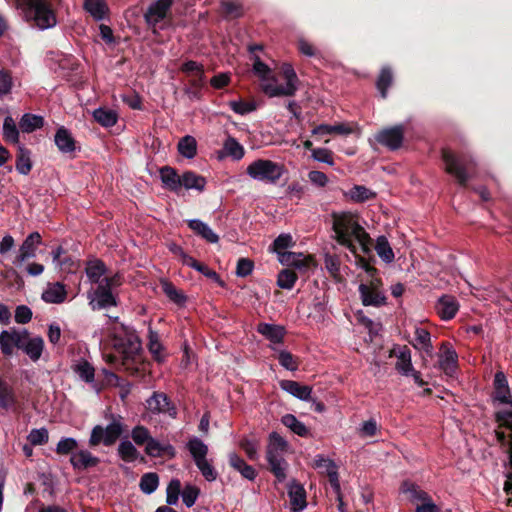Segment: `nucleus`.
I'll return each instance as SVG.
<instances>
[{"instance_id":"obj_1","label":"nucleus","mask_w":512,"mask_h":512,"mask_svg":"<svg viewBox=\"0 0 512 512\" xmlns=\"http://www.w3.org/2000/svg\"><path fill=\"white\" fill-rule=\"evenodd\" d=\"M332 228L336 241L356 253L358 248L367 254L370 252L371 238L358 221V217L350 212L333 213Z\"/></svg>"},{"instance_id":"obj_2","label":"nucleus","mask_w":512,"mask_h":512,"mask_svg":"<svg viewBox=\"0 0 512 512\" xmlns=\"http://www.w3.org/2000/svg\"><path fill=\"white\" fill-rule=\"evenodd\" d=\"M357 265L364 270L369 280L361 282L358 286V292L361 302L364 306L381 307L386 305L387 297L381 286V279L376 277L377 270L371 266L364 258H358Z\"/></svg>"},{"instance_id":"obj_3","label":"nucleus","mask_w":512,"mask_h":512,"mask_svg":"<svg viewBox=\"0 0 512 512\" xmlns=\"http://www.w3.org/2000/svg\"><path fill=\"white\" fill-rule=\"evenodd\" d=\"M27 21L38 29L47 30L57 25V17L48 0H16Z\"/></svg>"},{"instance_id":"obj_4","label":"nucleus","mask_w":512,"mask_h":512,"mask_svg":"<svg viewBox=\"0 0 512 512\" xmlns=\"http://www.w3.org/2000/svg\"><path fill=\"white\" fill-rule=\"evenodd\" d=\"M115 349L126 359H133L142 349V343L135 330L127 325L118 324L112 329Z\"/></svg>"},{"instance_id":"obj_5","label":"nucleus","mask_w":512,"mask_h":512,"mask_svg":"<svg viewBox=\"0 0 512 512\" xmlns=\"http://www.w3.org/2000/svg\"><path fill=\"white\" fill-rule=\"evenodd\" d=\"M186 448L204 479L208 482L215 481L218 477V472L214 468L212 460L207 458L209 452L207 444L194 436L188 440Z\"/></svg>"},{"instance_id":"obj_6","label":"nucleus","mask_w":512,"mask_h":512,"mask_svg":"<svg viewBox=\"0 0 512 512\" xmlns=\"http://www.w3.org/2000/svg\"><path fill=\"white\" fill-rule=\"evenodd\" d=\"M286 172L284 165L269 159H257L248 165L246 173L253 180L276 184Z\"/></svg>"},{"instance_id":"obj_7","label":"nucleus","mask_w":512,"mask_h":512,"mask_svg":"<svg viewBox=\"0 0 512 512\" xmlns=\"http://www.w3.org/2000/svg\"><path fill=\"white\" fill-rule=\"evenodd\" d=\"M124 430L121 416L111 415V422L106 426L96 425L92 428L89 437V446L96 447L103 444L110 447L116 443Z\"/></svg>"},{"instance_id":"obj_8","label":"nucleus","mask_w":512,"mask_h":512,"mask_svg":"<svg viewBox=\"0 0 512 512\" xmlns=\"http://www.w3.org/2000/svg\"><path fill=\"white\" fill-rule=\"evenodd\" d=\"M450 175L454 176L462 187L476 174V162L467 155L457 156L450 150Z\"/></svg>"},{"instance_id":"obj_9","label":"nucleus","mask_w":512,"mask_h":512,"mask_svg":"<svg viewBox=\"0 0 512 512\" xmlns=\"http://www.w3.org/2000/svg\"><path fill=\"white\" fill-rule=\"evenodd\" d=\"M42 244V237L38 232L30 233L22 242L12 263L21 267L27 260L36 257L38 247Z\"/></svg>"},{"instance_id":"obj_10","label":"nucleus","mask_w":512,"mask_h":512,"mask_svg":"<svg viewBox=\"0 0 512 512\" xmlns=\"http://www.w3.org/2000/svg\"><path fill=\"white\" fill-rule=\"evenodd\" d=\"M89 306L93 311L117 306V297L105 286L98 285L87 293Z\"/></svg>"},{"instance_id":"obj_11","label":"nucleus","mask_w":512,"mask_h":512,"mask_svg":"<svg viewBox=\"0 0 512 512\" xmlns=\"http://www.w3.org/2000/svg\"><path fill=\"white\" fill-rule=\"evenodd\" d=\"M23 336H29L27 329L10 328L0 332V350L4 356H11L14 348L20 347Z\"/></svg>"},{"instance_id":"obj_12","label":"nucleus","mask_w":512,"mask_h":512,"mask_svg":"<svg viewBox=\"0 0 512 512\" xmlns=\"http://www.w3.org/2000/svg\"><path fill=\"white\" fill-rule=\"evenodd\" d=\"M404 126L396 125L385 128L375 136L376 141L390 150L399 149L404 139Z\"/></svg>"},{"instance_id":"obj_13","label":"nucleus","mask_w":512,"mask_h":512,"mask_svg":"<svg viewBox=\"0 0 512 512\" xmlns=\"http://www.w3.org/2000/svg\"><path fill=\"white\" fill-rule=\"evenodd\" d=\"M147 409L153 414H167L171 418H176L177 410L171 404L168 396L162 392H154L150 398L147 399Z\"/></svg>"},{"instance_id":"obj_14","label":"nucleus","mask_w":512,"mask_h":512,"mask_svg":"<svg viewBox=\"0 0 512 512\" xmlns=\"http://www.w3.org/2000/svg\"><path fill=\"white\" fill-rule=\"evenodd\" d=\"M174 0H156L148 7L144 14L146 23L149 26H156L167 15Z\"/></svg>"},{"instance_id":"obj_15","label":"nucleus","mask_w":512,"mask_h":512,"mask_svg":"<svg viewBox=\"0 0 512 512\" xmlns=\"http://www.w3.org/2000/svg\"><path fill=\"white\" fill-rule=\"evenodd\" d=\"M19 349L33 362H37L41 358L44 350V340L40 336H23Z\"/></svg>"},{"instance_id":"obj_16","label":"nucleus","mask_w":512,"mask_h":512,"mask_svg":"<svg viewBox=\"0 0 512 512\" xmlns=\"http://www.w3.org/2000/svg\"><path fill=\"white\" fill-rule=\"evenodd\" d=\"M288 496L293 512H302L307 507L306 491L298 482H290L288 485Z\"/></svg>"},{"instance_id":"obj_17","label":"nucleus","mask_w":512,"mask_h":512,"mask_svg":"<svg viewBox=\"0 0 512 512\" xmlns=\"http://www.w3.org/2000/svg\"><path fill=\"white\" fill-rule=\"evenodd\" d=\"M494 399L502 404H509L512 406V399L510 396V388L506 375L502 371L495 373L494 381Z\"/></svg>"},{"instance_id":"obj_18","label":"nucleus","mask_w":512,"mask_h":512,"mask_svg":"<svg viewBox=\"0 0 512 512\" xmlns=\"http://www.w3.org/2000/svg\"><path fill=\"white\" fill-rule=\"evenodd\" d=\"M99 462V458L86 449L75 451L70 457V463L76 470H86L95 467Z\"/></svg>"},{"instance_id":"obj_19","label":"nucleus","mask_w":512,"mask_h":512,"mask_svg":"<svg viewBox=\"0 0 512 512\" xmlns=\"http://www.w3.org/2000/svg\"><path fill=\"white\" fill-rule=\"evenodd\" d=\"M280 387L282 390L299 400H311L312 388L308 385H302L299 382L293 380H282L280 382Z\"/></svg>"},{"instance_id":"obj_20","label":"nucleus","mask_w":512,"mask_h":512,"mask_svg":"<svg viewBox=\"0 0 512 512\" xmlns=\"http://www.w3.org/2000/svg\"><path fill=\"white\" fill-rule=\"evenodd\" d=\"M257 332L264 336L272 344L282 343L286 334L284 326L270 323H259L257 326Z\"/></svg>"},{"instance_id":"obj_21","label":"nucleus","mask_w":512,"mask_h":512,"mask_svg":"<svg viewBox=\"0 0 512 512\" xmlns=\"http://www.w3.org/2000/svg\"><path fill=\"white\" fill-rule=\"evenodd\" d=\"M145 452L150 457H162L167 455L173 458L176 455V450L171 444L161 443L153 437L147 442Z\"/></svg>"},{"instance_id":"obj_22","label":"nucleus","mask_w":512,"mask_h":512,"mask_svg":"<svg viewBox=\"0 0 512 512\" xmlns=\"http://www.w3.org/2000/svg\"><path fill=\"white\" fill-rule=\"evenodd\" d=\"M67 291L65 285L60 282L48 284L42 293V299L46 303L60 304L66 300Z\"/></svg>"},{"instance_id":"obj_23","label":"nucleus","mask_w":512,"mask_h":512,"mask_svg":"<svg viewBox=\"0 0 512 512\" xmlns=\"http://www.w3.org/2000/svg\"><path fill=\"white\" fill-rule=\"evenodd\" d=\"M160 179L163 186L173 192H178L181 189V176H179L176 170L170 166H164L160 168Z\"/></svg>"},{"instance_id":"obj_24","label":"nucleus","mask_w":512,"mask_h":512,"mask_svg":"<svg viewBox=\"0 0 512 512\" xmlns=\"http://www.w3.org/2000/svg\"><path fill=\"white\" fill-rule=\"evenodd\" d=\"M188 227L209 243H217L219 236L206 224L199 219H191L188 221Z\"/></svg>"},{"instance_id":"obj_25","label":"nucleus","mask_w":512,"mask_h":512,"mask_svg":"<svg viewBox=\"0 0 512 512\" xmlns=\"http://www.w3.org/2000/svg\"><path fill=\"white\" fill-rule=\"evenodd\" d=\"M229 464L230 466L239 472L243 478L253 481L256 476L257 472L256 470L251 466L248 465L239 455L236 453H230L228 456Z\"/></svg>"},{"instance_id":"obj_26","label":"nucleus","mask_w":512,"mask_h":512,"mask_svg":"<svg viewBox=\"0 0 512 512\" xmlns=\"http://www.w3.org/2000/svg\"><path fill=\"white\" fill-rule=\"evenodd\" d=\"M287 448V441L278 433L272 432L269 436V443L267 446V458L283 457V454Z\"/></svg>"},{"instance_id":"obj_27","label":"nucleus","mask_w":512,"mask_h":512,"mask_svg":"<svg viewBox=\"0 0 512 512\" xmlns=\"http://www.w3.org/2000/svg\"><path fill=\"white\" fill-rule=\"evenodd\" d=\"M54 142L62 153H72L75 151V140L65 127H60L56 131Z\"/></svg>"},{"instance_id":"obj_28","label":"nucleus","mask_w":512,"mask_h":512,"mask_svg":"<svg viewBox=\"0 0 512 512\" xmlns=\"http://www.w3.org/2000/svg\"><path fill=\"white\" fill-rule=\"evenodd\" d=\"M394 352L397 357L396 370L404 376H409L413 369L410 349L403 346L399 347L398 350L394 349Z\"/></svg>"},{"instance_id":"obj_29","label":"nucleus","mask_w":512,"mask_h":512,"mask_svg":"<svg viewBox=\"0 0 512 512\" xmlns=\"http://www.w3.org/2000/svg\"><path fill=\"white\" fill-rule=\"evenodd\" d=\"M281 72L286 80L283 85V90L280 93H284L285 96H293L297 91L298 77L293 66L289 63H284L281 67Z\"/></svg>"},{"instance_id":"obj_30","label":"nucleus","mask_w":512,"mask_h":512,"mask_svg":"<svg viewBox=\"0 0 512 512\" xmlns=\"http://www.w3.org/2000/svg\"><path fill=\"white\" fill-rule=\"evenodd\" d=\"M16 402L17 398L13 387L0 377V409L8 410Z\"/></svg>"},{"instance_id":"obj_31","label":"nucleus","mask_w":512,"mask_h":512,"mask_svg":"<svg viewBox=\"0 0 512 512\" xmlns=\"http://www.w3.org/2000/svg\"><path fill=\"white\" fill-rule=\"evenodd\" d=\"M84 9L96 20L101 21L108 13L105 0H85Z\"/></svg>"},{"instance_id":"obj_32","label":"nucleus","mask_w":512,"mask_h":512,"mask_svg":"<svg viewBox=\"0 0 512 512\" xmlns=\"http://www.w3.org/2000/svg\"><path fill=\"white\" fill-rule=\"evenodd\" d=\"M352 129L347 125L340 123L335 125L320 124L312 130L313 135L325 136L331 134L349 135Z\"/></svg>"},{"instance_id":"obj_33","label":"nucleus","mask_w":512,"mask_h":512,"mask_svg":"<svg viewBox=\"0 0 512 512\" xmlns=\"http://www.w3.org/2000/svg\"><path fill=\"white\" fill-rule=\"evenodd\" d=\"M94 120L103 127H112L116 124L117 113L108 108L99 107L92 113Z\"/></svg>"},{"instance_id":"obj_34","label":"nucleus","mask_w":512,"mask_h":512,"mask_svg":"<svg viewBox=\"0 0 512 512\" xmlns=\"http://www.w3.org/2000/svg\"><path fill=\"white\" fill-rule=\"evenodd\" d=\"M181 188L195 189L202 191L205 188L206 180L192 171H187L181 175Z\"/></svg>"},{"instance_id":"obj_35","label":"nucleus","mask_w":512,"mask_h":512,"mask_svg":"<svg viewBox=\"0 0 512 512\" xmlns=\"http://www.w3.org/2000/svg\"><path fill=\"white\" fill-rule=\"evenodd\" d=\"M52 261L56 267L64 271H72L75 267L74 260L65 255V251L61 246H58L56 249L52 251Z\"/></svg>"},{"instance_id":"obj_36","label":"nucleus","mask_w":512,"mask_h":512,"mask_svg":"<svg viewBox=\"0 0 512 512\" xmlns=\"http://www.w3.org/2000/svg\"><path fill=\"white\" fill-rule=\"evenodd\" d=\"M375 250L380 259L385 263L389 264L394 261L395 255L393 249L385 236H379L377 238Z\"/></svg>"},{"instance_id":"obj_37","label":"nucleus","mask_w":512,"mask_h":512,"mask_svg":"<svg viewBox=\"0 0 512 512\" xmlns=\"http://www.w3.org/2000/svg\"><path fill=\"white\" fill-rule=\"evenodd\" d=\"M44 124V119L41 116L25 113L19 122V127L24 133H31L39 128H41Z\"/></svg>"},{"instance_id":"obj_38","label":"nucleus","mask_w":512,"mask_h":512,"mask_svg":"<svg viewBox=\"0 0 512 512\" xmlns=\"http://www.w3.org/2000/svg\"><path fill=\"white\" fill-rule=\"evenodd\" d=\"M30 155H31V153L28 149H26L22 145H20L18 147V154H17L15 167H16V170L22 175L29 174L32 169V162H31Z\"/></svg>"},{"instance_id":"obj_39","label":"nucleus","mask_w":512,"mask_h":512,"mask_svg":"<svg viewBox=\"0 0 512 512\" xmlns=\"http://www.w3.org/2000/svg\"><path fill=\"white\" fill-rule=\"evenodd\" d=\"M178 152L187 159H192L197 154V142L193 136L186 135L178 143Z\"/></svg>"},{"instance_id":"obj_40","label":"nucleus","mask_w":512,"mask_h":512,"mask_svg":"<svg viewBox=\"0 0 512 512\" xmlns=\"http://www.w3.org/2000/svg\"><path fill=\"white\" fill-rule=\"evenodd\" d=\"M73 371L86 383H94L95 369L86 360H80L73 366Z\"/></svg>"},{"instance_id":"obj_41","label":"nucleus","mask_w":512,"mask_h":512,"mask_svg":"<svg viewBox=\"0 0 512 512\" xmlns=\"http://www.w3.org/2000/svg\"><path fill=\"white\" fill-rule=\"evenodd\" d=\"M281 422L298 436L306 437L309 434V430L305 424L299 421L293 414L284 415Z\"/></svg>"},{"instance_id":"obj_42","label":"nucleus","mask_w":512,"mask_h":512,"mask_svg":"<svg viewBox=\"0 0 512 512\" xmlns=\"http://www.w3.org/2000/svg\"><path fill=\"white\" fill-rule=\"evenodd\" d=\"M224 154L233 160H240L244 156L243 146L233 137H228L223 144Z\"/></svg>"},{"instance_id":"obj_43","label":"nucleus","mask_w":512,"mask_h":512,"mask_svg":"<svg viewBox=\"0 0 512 512\" xmlns=\"http://www.w3.org/2000/svg\"><path fill=\"white\" fill-rule=\"evenodd\" d=\"M105 264L100 260L90 261L86 267V275L91 283L101 282V277L105 274Z\"/></svg>"},{"instance_id":"obj_44","label":"nucleus","mask_w":512,"mask_h":512,"mask_svg":"<svg viewBox=\"0 0 512 512\" xmlns=\"http://www.w3.org/2000/svg\"><path fill=\"white\" fill-rule=\"evenodd\" d=\"M402 492L408 495V498L412 502H425L429 498L428 494L420 489L417 485L410 483V482H404L401 488Z\"/></svg>"},{"instance_id":"obj_45","label":"nucleus","mask_w":512,"mask_h":512,"mask_svg":"<svg viewBox=\"0 0 512 512\" xmlns=\"http://www.w3.org/2000/svg\"><path fill=\"white\" fill-rule=\"evenodd\" d=\"M148 350L152 354L155 360H163V346L160 342L159 335L151 327L148 330Z\"/></svg>"},{"instance_id":"obj_46","label":"nucleus","mask_w":512,"mask_h":512,"mask_svg":"<svg viewBox=\"0 0 512 512\" xmlns=\"http://www.w3.org/2000/svg\"><path fill=\"white\" fill-rule=\"evenodd\" d=\"M261 89L269 97L285 96L280 93L283 85H278L276 77L271 73L265 80H261Z\"/></svg>"},{"instance_id":"obj_47","label":"nucleus","mask_w":512,"mask_h":512,"mask_svg":"<svg viewBox=\"0 0 512 512\" xmlns=\"http://www.w3.org/2000/svg\"><path fill=\"white\" fill-rule=\"evenodd\" d=\"M3 138L7 142H19V130L16 126L14 119L11 116H6L3 122Z\"/></svg>"},{"instance_id":"obj_48","label":"nucleus","mask_w":512,"mask_h":512,"mask_svg":"<svg viewBox=\"0 0 512 512\" xmlns=\"http://www.w3.org/2000/svg\"><path fill=\"white\" fill-rule=\"evenodd\" d=\"M346 196L354 202L362 203L375 197V193L365 186L355 185L346 193Z\"/></svg>"},{"instance_id":"obj_49","label":"nucleus","mask_w":512,"mask_h":512,"mask_svg":"<svg viewBox=\"0 0 512 512\" xmlns=\"http://www.w3.org/2000/svg\"><path fill=\"white\" fill-rule=\"evenodd\" d=\"M159 485V477L156 473H145L139 483V487L144 494L150 495L156 491Z\"/></svg>"},{"instance_id":"obj_50","label":"nucleus","mask_w":512,"mask_h":512,"mask_svg":"<svg viewBox=\"0 0 512 512\" xmlns=\"http://www.w3.org/2000/svg\"><path fill=\"white\" fill-rule=\"evenodd\" d=\"M239 446L250 460L255 461L259 458V441L257 439L243 438L240 440Z\"/></svg>"},{"instance_id":"obj_51","label":"nucleus","mask_w":512,"mask_h":512,"mask_svg":"<svg viewBox=\"0 0 512 512\" xmlns=\"http://www.w3.org/2000/svg\"><path fill=\"white\" fill-rule=\"evenodd\" d=\"M271 472L275 475L279 482L286 479L287 462L284 457L280 458H267Z\"/></svg>"},{"instance_id":"obj_52","label":"nucleus","mask_w":512,"mask_h":512,"mask_svg":"<svg viewBox=\"0 0 512 512\" xmlns=\"http://www.w3.org/2000/svg\"><path fill=\"white\" fill-rule=\"evenodd\" d=\"M393 81V75L390 68H383L377 79L376 86L383 99L387 97V90L391 86Z\"/></svg>"},{"instance_id":"obj_53","label":"nucleus","mask_w":512,"mask_h":512,"mask_svg":"<svg viewBox=\"0 0 512 512\" xmlns=\"http://www.w3.org/2000/svg\"><path fill=\"white\" fill-rule=\"evenodd\" d=\"M118 454L125 462H133L138 457V451L132 442L123 440L118 446Z\"/></svg>"},{"instance_id":"obj_54","label":"nucleus","mask_w":512,"mask_h":512,"mask_svg":"<svg viewBox=\"0 0 512 512\" xmlns=\"http://www.w3.org/2000/svg\"><path fill=\"white\" fill-rule=\"evenodd\" d=\"M278 260L281 264L287 266L303 267L304 262L301 253H295L290 251H284L278 254Z\"/></svg>"},{"instance_id":"obj_55","label":"nucleus","mask_w":512,"mask_h":512,"mask_svg":"<svg viewBox=\"0 0 512 512\" xmlns=\"http://www.w3.org/2000/svg\"><path fill=\"white\" fill-rule=\"evenodd\" d=\"M297 274L289 269L282 270L278 274L277 285L282 289L290 290L294 287L297 280Z\"/></svg>"},{"instance_id":"obj_56","label":"nucleus","mask_w":512,"mask_h":512,"mask_svg":"<svg viewBox=\"0 0 512 512\" xmlns=\"http://www.w3.org/2000/svg\"><path fill=\"white\" fill-rule=\"evenodd\" d=\"M200 494V489L194 485L186 484L181 492L182 501L186 507H192Z\"/></svg>"},{"instance_id":"obj_57","label":"nucleus","mask_w":512,"mask_h":512,"mask_svg":"<svg viewBox=\"0 0 512 512\" xmlns=\"http://www.w3.org/2000/svg\"><path fill=\"white\" fill-rule=\"evenodd\" d=\"M181 491V482L179 479H172L166 490V503L168 505H176L179 500V494Z\"/></svg>"},{"instance_id":"obj_58","label":"nucleus","mask_w":512,"mask_h":512,"mask_svg":"<svg viewBox=\"0 0 512 512\" xmlns=\"http://www.w3.org/2000/svg\"><path fill=\"white\" fill-rule=\"evenodd\" d=\"M417 349H423L427 353L430 352V333L423 328H416L415 330V344Z\"/></svg>"},{"instance_id":"obj_59","label":"nucleus","mask_w":512,"mask_h":512,"mask_svg":"<svg viewBox=\"0 0 512 512\" xmlns=\"http://www.w3.org/2000/svg\"><path fill=\"white\" fill-rule=\"evenodd\" d=\"M78 442L73 437H64L61 438L56 446V453L59 455H67L74 453V450L77 448Z\"/></svg>"},{"instance_id":"obj_60","label":"nucleus","mask_w":512,"mask_h":512,"mask_svg":"<svg viewBox=\"0 0 512 512\" xmlns=\"http://www.w3.org/2000/svg\"><path fill=\"white\" fill-rule=\"evenodd\" d=\"M27 439L29 443L33 446L46 444L49 440L48 430L46 428L32 429Z\"/></svg>"},{"instance_id":"obj_61","label":"nucleus","mask_w":512,"mask_h":512,"mask_svg":"<svg viewBox=\"0 0 512 512\" xmlns=\"http://www.w3.org/2000/svg\"><path fill=\"white\" fill-rule=\"evenodd\" d=\"M313 467L318 469L321 473L330 474V471L337 468L335 462L324 455L318 454L313 461Z\"/></svg>"},{"instance_id":"obj_62","label":"nucleus","mask_w":512,"mask_h":512,"mask_svg":"<svg viewBox=\"0 0 512 512\" xmlns=\"http://www.w3.org/2000/svg\"><path fill=\"white\" fill-rule=\"evenodd\" d=\"M162 288L166 296L174 303L183 304L185 302L186 297L184 294L170 282H163Z\"/></svg>"},{"instance_id":"obj_63","label":"nucleus","mask_w":512,"mask_h":512,"mask_svg":"<svg viewBox=\"0 0 512 512\" xmlns=\"http://www.w3.org/2000/svg\"><path fill=\"white\" fill-rule=\"evenodd\" d=\"M131 437L137 445H143L147 444L151 438V435L146 427L138 425L132 429Z\"/></svg>"},{"instance_id":"obj_64","label":"nucleus","mask_w":512,"mask_h":512,"mask_svg":"<svg viewBox=\"0 0 512 512\" xmlns=\"http://www.w3.org/2000/svg\"><path fill=\"white\" fill-rule=\"evenodd\" d=\"M294 245L292 236L290 234H280L273 242L274 251L279 254L284 252L287 248Z\"/></svg>"}]
</instances>
